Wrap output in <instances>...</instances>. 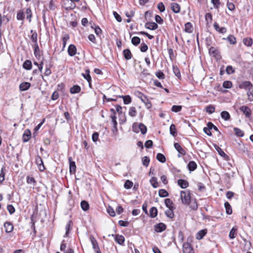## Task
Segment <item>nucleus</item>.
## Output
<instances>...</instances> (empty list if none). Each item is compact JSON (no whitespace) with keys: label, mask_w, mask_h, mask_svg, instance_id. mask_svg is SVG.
Segmentation results:
<instances>
[{"label":"nucleus","mask_w":253,"mask_h":253,"mask_svg":"<svg viewBox=\"0 0 253 253\" xmlns=\"http://www.w3.org/2000/svg\"><path fill=\"white\" fill-rule=\"evenodd\" d=\"M237 227L236 226L233 227L229 232V238L231 239H233L235 238V235L237 231Z\"/></svg>","instance_id":"25"},{"label":"nucleus","mask_w":253,"mask_h":253,"mask_svg":"<svg viewBox=\"0 0 253 253\" xmlns=\"http://www.w3.org/2000/svg\"><path fill=\"white\" fill-rule=\"evenodd\" d=\"M150 182L154 188H157L158 186V182H157V178L155 177H152Z\"/></svg>","instance_id":"44"},{"label":"nucleus","mask_w":253,"mask_h":253,"mask_svg":"<svg viewBox=\"0 0 253 253\" xmlns=\"http://www.w3.org/2000/svg\"><path fill=\"white\" fill-rule=\"evenodd\" d=\"M119 97L123 99V101L125 104H128L131 101V99L129 95H122L120 96Z\"/></svg>","instance_id":"28"},{"label":"nucleus","mask_w":253,"mask_h":253,"mask_svg":"<svg viewBox=\"0 0 253 253\" xmlns=\"http://www.w3.org/2000/svg\"><path fill=\"white\" fill-rule=\"evenodd\" d=\"M189 205H190V208L192 210H196L198 208V205L195 200L191 201L190 200V202Z\"/></svg>","instance_id":"39"},{"label":"nucleus","mask_w":253,"mask_h":253,"mask_svg":"<svg viewBox=\"0 0 253 253\" xmlns=\"http://www.w3.org/2000/svg\"><path fill=\"white\" fill-rule=\"evenodd\" d=\"M182 109V106L180 105H173L171 107V111L172 112L177 113L180 112Z\"/></svg>","instance_id":"47"},{"label":"nucleus","mask_w":253,"mask_h":253,"mask_svg":"<svg viewBox=\"0 0 253 253\" xmlns=\"http://www.w3.org/2000/svg\"><path fill=\"white\" fill-rule=\"evenodd\" d=\"M177 183L182 188H186L189 185L188 181L183 179H179L177 181Z\"/></svg>","instance_id":"19"},{"label":"nucleus","mask_w":253,"mask_h":253,"mask_svg":"<svg viewBox=\"0 0 253 253\" xmlns=\"http://www.w3.org/2000/svg\"><path fill=\"white\" fill-rule=\"evenodd\" d=\"M26 13L27 15V19L29 20V22H31V18L32 17V11L30 8H28L26 10Z\"/></svg>","instance_id":"60"},{"label":"nucleus","mask_w":253,"mask_h":253,"mask_svg":"<svg viewBox=\"0 0 253 253\" xmlns=\"http://www.w3.org/2000/svg\"><path fill=\"white\" fill-rule=\"evenodd\" d=\"M166 207L168 209H174L172 201L170 199H166L165 200Z\"/></svg>","instance_id":"27"},{"label":"nucleus","mask_w":253,"mask_h":253,"mask_svg":"<svg viewBox=\"0 0 253 253\" xmlns=\"http://www.w3.org/2000/svg\"><path fill=\"white\" fill-rule=\"evenodd\" d=\"M123 54L126 60L130 59L131 58V53L129 49H126L123 51Z\"/></svg>","instance_id":"29"},{"label":"nucleus","mask_w":253,"mask_h":253,"mask_svg":"<svg viewBox=\"0 0 253 253\" xmlns=\"http://www.w3.org/2000/svg\"><path fill=\"white\" fill-rule=\"evenodd\" d=\"M207 233L206 229L200 230L196 234V238L198 240L202 239Z\"/></svg>","instance_id":"20"},{"label":"nucleus","mask_w":253,"mask_h":253,"mask_svg":"<svg viewBox=\"0 0 253 253\" xmlns=\"http://www.w3.org/2000/svg\"><path fill=\"white\" fill-rule=\"evenodd\" d=\"M174 209H169L165 211V213L166 215L169 218H172L174 216V213L173 212V210Z\"/></svg>","instance_id":"40"},{"label":"nucleus","mask_w":253,"mask_h":253,"mask_svg":"<svg viewBox=\"0 0 253 253\" xmlns=\"http://www.w3.org/2000/svg\"><path fill=\"white\" fill-rule=\"evenodd\" d=\"M142 164L145 167H148L150 162L149 157L147 156L143 157L142 159Z\"/></svg>","instance_id":"48"},{"label":"nucleus","mask_w":253,"mask_h":253,"mask_svg":"<svg viewBox=\"0 0 253 253\" xmlns=\"http://www.w3.org/2000/svg\"><path fill=\"white\" fill-rule=\"evenodd\" d=\"M158 8L160 10V12H164L165 10V7L163 2H159L158 4Z\"/></svg>","instance_id":"64"},{"label":"nucleus","mask_w":253,"mask_h":253,"mask_svg":"<svg viewBox=\"0 0 253 253\" xmlns=\"http://www.w3.org/2000/svg\"><path fill=\"white\" fill-rule=\"evenodd\" d=\"M145 27L149 30H154L158 28V26L155 22H147L145 24Z\"/></svg>","instance_id":"12"},{"label":"nucleus","mask_w":253,"mask_h":253,"mask_svg":"<svg viewBox=\"0 0 253 253\" xmlns=\"http://www.w3.org/2000/svg\"><path fill=\"white\" fill-rule=\"evenodd\" d=\"M214 148L217 150V151L218 152L219 154L221 156L223 157V156H226L225 153L223 152V151L219 146H218L216 145H215Z\"/></svg>","instance_id":"54"},{"label":"nucleus","mask_w":253,"mask_h":253,"mask_svg":"<svg viewBox=\"0 0 253 253\" xmlns=\"http://www.w3.org/2000/svg\"><path fill=\"white\" fill-rule=\"evenodd\" d=\"M140 42V39L138 37H134L131 39V43L134 45H137Z\"/></svg>","instance_id":"46"},{"label":"nucleus","mask_w":253,"mask_h":253,"mask_svg":"<svg viewBox=\"0 0 253 253\" xmlns=\"http://www.w3.org/2000/svg\"><path fill=\"white\" fill-rule=\"evenodd\" d=\"M27 182L28 184H33V186H35L36 181L33 177L28 176L27 177Z\"/></svg>","instance_id":"58"},{"label":"nucleus","mask_w":253,"mask_h":253,"mask_svg":"<svg viewBox=\"0 0 253 253\" xmlns=\"http://www.w3.org/2000/svg\"><path fill=\"white\" fill-rule=\"evenodd\" d=\"M221 118L225 121H228L230 119V116L229 113L225 111H222L221 113Z\"/></svg>","instance_id":"33"},{"label":"nucleus","mask_w":253,"mask_h":253,"mask_svg":"<svg viewBox=\"0 0 253 253\" xmlns=\"http://www.w3.org/2000/svg\"><path fill=\"white\" fill-rule=\"evenodd\" d=\"M115 240L120 245H122L125 241V237L122 235H116Z\"/></svg>","instance_id":"22"},{"label":"nucleus","mask_w":253,"mask_h":253,"mask_svg":"<svg viewBox=\"0 0 253 253\" xmlns=\"http://www.w3.org/2000/svg\"><path fill=\"white\" fill-rule=\"evenodd\" d=\"M63 6L66 10L73 9L76 7V4L71 0H63Z\"/></svg>","instance_id":"3"},{"label":"nucleus","mask_w":253,"mask_h":253,"mask_svg":"<svg viewBox=\"0 0 253 253\" xmlns=\"http://www.w3.org/2000/svg\"><path fill=\"white\" fill-rule=\"evenodd\" d=\"M211 2L215 8L218 9L220 4V0H211Z\"/></svg>","instance_id":"53"},{"label":"nucleus","mask_w":253,"mask_h":253,"mask_svg":"<svg viewBox=\"0 0 253 253\" xmlns=\"http://www.w3.org/2000/svg\"><path fill=\"white\" fill-rule=\"evenodd\" d=\"M3 226L5 229V231L7 233H11L13 230V226L10 222L7 221L5 222Z\"/></svg>","instance_id":"8"},{"label":"nucleus","mask_w":253,"mask_h":253,"mask_svg":"<svg viewBox=\"0 0 253 253\" xmlns=\"http://www.w3.org/2000/svg\"><path fill=\"white\" fill-rule=\"evenodd\" d=\"M183 253H194V251L190 244L187 242L183 243L182 246Z\"/></svg>","instance_id":"6"},{"label":"nucleus","mask_w":253,"mask_h":253,"mask_svg":"<svg viewBox=\"0 0 253 253\" xmlns=\"http://www.w3.org/2000/svg\"><path fill=\"white\" fill-rule=\"evenodd\" d=\"M34 54L36 56V57L40 56V49L38 46V44H35V45H34Z\"/></svg>","instance_id":"51"},{"label":"nucleus","mask_w":253,"mask_h":253,"mask_svg":"<svg viewBox=\"0 0 253 253\" xmlns=\"http://www.w3.org/2000/svg\"><path fill=\"white\" fill-rule=\"evenodd\" d=\"M232 84L230 81H225L223 83V86L225 88H230L232 87Z\"/></svg>","instance_id":"59"},{"label":"nucleus","mask_w":253,"mask_h":253,"mask_svg":"<svg viewBox=\"0 0 253 253\" xmlns=\"http://www.w3.org/2000/svg\"><path fill=\"white\" fill-rule=\"evenodd\" d=\"M166 228V225L163 223H160L155 225V231L157 232H161Z\"/></svg>","instance_id":"9"},{"label":"nucleus","mask_w":253,"mask_h":253,"mask_svg":"<svg viewBox=\"0 0 253 253\" xmlns=\"http://www.w3.org/2000/svg\"><path fill=\"white\" fill-rule=\"evenodd\" d=\"M180 198L183 204H189L191 200L190 192L189 191H181L180 192Z\"/></svg>","instance_id":"2"},{"label":"nucleus","mask_w":253,"mask_h":253,"mask_svg":"<svg viewBox=\"0 0 253 253\" xmlns=\"http://www.w3.org/2000/svg\"><path fill=\"white\" fill-rule=\"evenodd\" d=\"M107 212L109 213V214L111 216H115V212L114 210V209L110 206H109L107 208Z\"/></svg>","instance_id":"56"},{"label":"nucleus","mask_w":253,"mask_h":253,"mask_svg":"<svg viewBox=\"0 0 253 253\" xmlns=\"http://www.w3.org/2000/svg\"><path fill=\"white\" fill-rule=\"evenodd\" d=\"M31 86L30 83L28 82H24L19 85V88L21 91H25L28 90Z\"/></svg>","instance_id":"18"},{"label":"nucleus","mask_w":253,"mask_h":253,"mask_svg":"<svg viewBox=\"0 0 253 253\" xmlns=\"http://www.w3.org/2000/svg\"><path fill=\"white\" fill-rule=\"evenodd\" d=\"M5 170V168L4 167H3L1 169L0 173V183H2L4 180Z\"/></svg>","instance_id":"38"},{"label":"nucleus","mask_w":253,"mask_h":253,"mask_svg":"<svg viewBox=\"0 0 253 253\" xmlns=\"http://www.w3.org/2000/svg\"><path fill=\"white\" fill-rule=\"evenodd\" d=\"M159 195L161 197H166L168 196V192L165 189H160L159 191Z\"/></svg>","instance_id":"43"},{"label":"nucleus","mask_w":253,"mask_h":253,"mask_svg":"<svg viewBox=\"0 0 253 253\" xmlns=\"http://www.w3.org/2000/svg\"><path fill=\"white\" fill-rule=\"evenodd\" d=\"M37 37H38V35H37V34L36 33H33L32 34V35L31 36V40L32 41V42L34 43V45H35V44H38Z\"/></svg>","instance_id":"57"},{"label":"nucleus","mask_w":253,"mask_h":253,"mask_svg":"<svg viewBox=\"0 0 253 253\" xmlns=\"http://www.w3.org/2000/svg\"><path fill=\"white\" fill-rule=\"evenodd\" d=\"M82 76L85 79H86L87 81L89 84H90V82H91V78L89 75V70L88 69L85 70V73H82Z\"/></svg>","instance_id":"26"},{"label":"nucleus","mask_w":253,"mask_h":253,"mask_svg":"<svg viewBox=\"0 0 253 253\" xmlns=\"http://www.w3.org/2000/svg\"><path fill=\"white\" fill-rule=\"evenodd\" d=\"M77 52V48L74 44H70L68 48V53L70 56H74Z\"/></svg>","instance_id":"13"},{"label":"nucleus","mask_w":253,"mask_h":253,"mask_svg":"<svg viewBox=\"0 0 253 253\" xmlns=\"http://www.w3.org/2000/svg\"><path fill=\"white\" fill-rule=\"evenodd\" d=\"M81 206L82 210L84 211H86L89 209V204L85 201H83L81 202Z\"/></svg>","instance_id":"36"},{"label":"nucleus","mask_w":253,"mask_h":253,"mask_svg":"<svg viewBox=\"0 0 253 253\" xmlns=\"http://www.w3.org/2000/svg\"><path fill=\"white\" fill-rule=\"evenodd\" d=\"M213 26L215 30L220 33L223 34L226 32V28L225 27H220L219 25L216 22L214 23Z\"/></svg>","instance_id":"16"},{"label":"nucleus","mask_w":253,"mask_h":253,"mask_svg":"<svg viewBox=\"0 0 253 253\" xmlns=\"http://www.w3.org/2000/svg\"><path fill=\"white\" fill-rule=\"evenodd\" d=\"M240 110L243 112L246 117H249L251 114V109L246 106H242L240 107Z\"/></svg>","instance_id":"15"},{"label":"nucleus","mask_w":253,"mask_h":253,"mask_svg":"<svg viewBox=\"0 0 253 253\" xmlns=\"http://www.w3.org/2000/svg\"><path fill=\"white\" fill-rule=\"evenodd\" d=\"M185 31L186 32L191 33L193 31V28L190 22H188L185 25Z\"/></svg>","instance_id":"35"},{"label":"nucleus","mask_w":253,"mask_h":253,"mask_svg":"<svg viewBox=\"0 0 253 253\" xmlns=\"http://www.w3.org/2000/svg\"><path fill=\"white\" fill-rule=\"evenodd\" d=\"M239 87L240 88L246 89L248 90L249 88L252 89L253 88V85L250 82L245 81L239 85Z\"/></svg>","instance_id":"11"},{"label":"nucleus","mask_w":253,"mask_h":253,"mask_svg":"<svg viewBox=\"0 0 253 253\" xmlns=\"http://www.w3.org/2000/svg\"><path fill=\"white\" fill-rule=\"evenodd\" d=\"M243 42L246 45L250 46L253 43V41L251 38H245L243 40Z\"/></svg>","instance_id":"49"},{"label":"nucleus","mask_w":253,"mask_h":253,"mask_svg":"<svg viewBox=\"0 0 253 253\" xmlns=\"http://www.w3.org/2000/svg\"><path fill=\"white\" fill-rule=\"evenodd\" d=\"M227 40L229 42H230L231 44H235L236 42V40L235 37L233 35H229L227 38Z\"/></svg>","instance_id":"41"},{"label":"nucleus","mask_w":253,"mask_h":253,"mask_svg":"<svg viewBox=\"0 0 253 253\" xmlns=\"http://www.w3.org/2000/svg\"><path fill=\"white\" fill-rule=\"evenodd\" d=\"M69 39V37L68 35H65L62 38V42H63V49L65 47L66 45L67 41Z\"/></svg>","instance_id":"61"},{"label":"nucleus","mask_w":253,"mask_h":253,"mask_svg":"<svg viewBox=\"0 0 253 253\" xmlns=\"http://www.w3.org/2000/svg\"><path fill=\"white\" fill-rule=\"evenodd\" d=\"M36 162L37 164L39 166V169L41 171H43L45 168L43 166V163L42 158L40 156H37L36 159Z\"/></svg>","instance_id":"14"},{"label":"nucleus","mask_w":253,"mask_h":253,"mask_svg":"<svg viewBox=\"0 0 253 253\" xmlns=\"http://www.w3.org/2000/svg\"><path fill=\"white\" fill-rule=\"evenodd\" d=\"M81 87L78 85H75L70 88V92L72 94L79 93L81 91Z\"/></svg>","instance_id":"23"},{"label":"nucleus","mask_w":253,"mask_h":253,"mask_svg":"<svg viewBox=\"0 0 253 253\" xmlns=\"http://www.w3.org/2000/svg\"><path fill=\"white\" fill-rule=\"evenodd\" d=\"M171 9L175 13H178L180 12V6L177 3H172L171 4Z\"/></svg>","instance_id":"17"},{"label":"nucleus","mask_w":253,"mask_h":253,"mask_svg":"<svg viewBox=\"0 0 253 253\" xmlns=\"http://www.w3.org/2000/svg\"><path fill=\"white\" fill-rule=\"evenodd\" d=\"M136 110L134 107H131L129 108V112H128V115L132 117H134L136 115Z\"/></svg>","instance_id":"37"},{"label":"nucleus","mask_w":253,"mask_h":253,"mask_svg":"<svg viewBox=\"0 0 253 253\" xmlns=\"http://www.w3.org/2000/svg\"><path fill=\"white\" fill-rule=\"evenodd\" d=\"M247 95H248V99L250 101L253 100V88L252 89L251 88H249V90H248V92H247Z\"/></svg>","instance_id":"52"},{"label":"nucleus","mask_w":253,"mask_h":253,"mask_svg":"<svg viewBox=\"0 0 253 253\" xmlns=\"http://www.w3.org/2000/svg\"><path fill=\"white\" fill-rule=\"evenodd\" d=\"M140 94H141V96L139 97L140 98L142 101L145 104L146 107L148 109L150 108L152 106V105L151 102L149 101L147 97L142 93H140Z\"/></svg>","instance_id":"7"},{"label":"nucleus","mask_w":253,"mask_h":253,"mask_svg":"<svg viewBox=\"0 0 253 253\" xmlns=\"http://www.w3.org/2000/svg\"><path fill=\"white\" fill-rule=\"evenodd\" d=\"M23 67L26 70H30L32 69V62L29 60H26L23 64Z\"/></svg>","instance_id":"24"},{"label":"nucleus","mask_w":253,"mask_h":253,"mask_svg":"<svg viewBox=\"0 0 253 253\" xmlns=\"http://www.w3.org/2000/svg\"><path fill=\"white\" fill-rule=\"evenodd\" d=\"M224 206L226 209V212L228 214H231L232 213V210L231 206L228 202H225L224 203Z\"/></svg>","instance_id":"31"},{"label":"nucleus","mask_w":253,"mask_h":253,"mask_svg":"<svg viewBox=\"0 0 253 253\" xmlns=\"http://www.w3.org/2000/svg\"><path fill=\"white\" fill-rule=\"evenodd\" d=\"M173 71L174 74L177 77L179 78L180 77V71L177 67L173 66Z\"/></svg>","instance_id":"62"},{"label":"nucleus","mask_w":253,"mask_h":253,"mask_svg":"<svg viewBox=\"0 0 253 253\" xmlns=\"http://www.w3.org/2000/svg\"><path fill=\"white\" fill-rule=\"evenodd\" d=\"M234 131L235 134L238 136L242 137L244 134L242 130L237 127L234 128Z\"/></svg>","instance_id":"42"},{"label":"nucleus","mask_w":253,"mask_h":253,"mask_svg":"<svg viewBox=\"0 0 253 253\" xmlns=\"http://www.w3.org/2000/svg\"><path fill=\"white\" fill-rule=\"evenodd\" d=\"M89 238H90V240L91 243V244L92 245V248L94 249V251L96 253H101V252L100 251L98 245V243H97L96 239H95V238L92 235H91L90 236Z\"/></svg>","instance_id":"5"},{"label":"nucleus","mask_w":253,"mask_h":253,"mask_svg":"<svg viewBox=\"0 0 253 253\" xmlns=\"http://www.w3.org/2000/svg\"><path fill=\"white\" fill-rule=\"evenodd\" d=\"M156 158L158 161L162 163H165L166 161L165 156L161 153H158L157 155Z\"/></svg>","instance_id":"34"},{"label":"nucleus","mask_w":253,"mask_h":253,"mask_svg":"<svg viewBox=\"0 0 253 253\" xmlns=\"http://www.w3.org/2000/svg\"><path fill=\"white\" fill-rule=\"evenodd\" d=\"M149 212H150V216L152 218L155 217L157 216V213H158L157 209L155 207L151 208Z\"/></svg>","instance_id":"30"},{"label":"nucleus","mask_w":253,"mask_h":253,"mask_svg":"<svg viewBox=\"0 0 253 253\" xmlns=\"http://www.w3.org/2000/svg\"><path fill=\"white\" fill-rule=\"evenodd\" d=\"M170 133L173 136H175L176 134V128L174 125L172 124L170 125L169 127Z\"/></svg>","instance_id":"45"},{"label":"nucleus","mask_w":253,"mask_h":253,"mask_svg":"<svg viewBox=\"0 0 253 253\" xmlns=\"http://www.w3.org/2000/svg\"><path fill=\"white\" fill-rule=\"evenodd\" d=\"M132 130L135 133H138L140 131L142 134H144L146 133L147 129L144 124L135 123L132 125Z\"/></svg>","instance_id":"1"},{"label":"nucleus","mask_w":253,"mask_h":253,"mask_svg":"<svg viewBox=\"0 0 253 253\" xmlns=\"http://www.w3.org/2000/svg\"><path fill=\"white\" fill-rule=\"evenodd\" d=\"M205 19L207 22H211L212 21V15L211 13H207L205 15Z\"/></svg>","instance_id":"63"},{"label":"nucleus","mask_w":253,"mask_h":253,"mask_svg":"<svg viewBox=\"0 0 253 253\" xmlns=\"http://www.w3.org/2000/svg\"><path fill=\"white\" fill-rule=\"evenodd\" d=\"M133 185V183L129 180H127L124 184V187L126 189L130 188Z\"/></svg>","instance_id":"55"},{"label":"nucleus","mask_w":253,"mask_h":253,"mask_svg":"<svg viewBox=\"0 0 253 253\" xmlns=\"http://www.w3.org/2000/svg\"><path fill=\"white\" fill-rule=\"evenodd\" d=\"M31 133L30 130L28 129H26L23 134V141L24 142L28 141L31 138Z\"/></svg>","instance_id":"10"},{"label":"nucleus","mask_w":253,"mask_h":253,"mask_svg":"<svg viewBox=\"0 0 253 253\" xmlns=\"http://www.w3.org/2000/svg\"><path fill=\"white\" fill-rule=\"evenodd\" d=\"M206 111L211 114L215 111V107L212 105H209L206 107Z\"/></svg>","instance_id":"50"},{"label":"nucleus","mask_w":253,"mask_h":253,"mask_svg":"<svg viewBox=\"0 0 253 253\" xmlns=\"http://www.w3.org/2000/svg\"><path fill=\"white\" fill-rule=\"evenodd\" d=\"M71 158H69V160L70 161V172H75L76 170V164L74 162L71 161Z\"/></svg>","instance_id":"32"},{"label":"nucleus","mask_w":253,"mask_h":253,"mask_svg":"<svg viewBox=\"0 0 253 253\" xmlns=\"http://www.w3.org/2000/svg\"><path fill=\"white\" fill-rule=\"evenodd\" d=\"M187 167L188 169L190 171H193L195 170L197 167L196 163L194 161H190L189 162Z\"/></svg>","instance_id":"21"},{"label":"nucleus","mask_w":253,"mask_h":253,"mask_svg":"<svg viewBox=\"0 0 253 253\" xmlns=\"http://www.w3.org/2000/svg\"><path fill=\"white\" fill-rule=\"evenodd\" d=\"M174 147L178 152L177 155L178 158H180L181 155L184 156L186 154L185 150L180 146L179 143H174Z\"/></svg>","instance_id":"4"}]
</instances>
